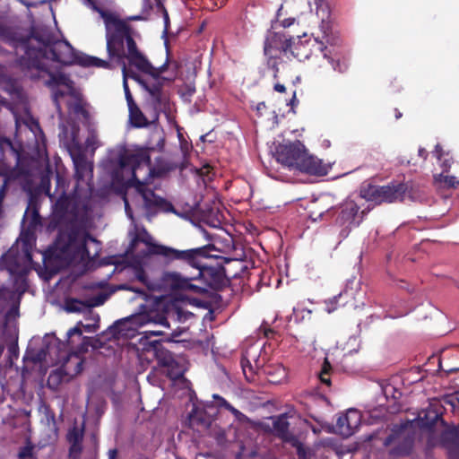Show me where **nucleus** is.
I'll return each instance as SVG.
<instances>
[{
    "mask_svg": "<svg viewBox=\"0 0 459 459\" xmlns=\"http://www.w3.org/2000/svg\"><path fill=\"white\" fill-rule=\"evenodd\" d=\"M17 49L23 51L18 65L24 75L32 81H42L45 85L64 84L72 88L73 82L64 73H53L44 64L49 59L64 65L74 63L75 54L66 40L55 39L53 33L43 27H32L27 38L22 39Z\"/></svg>",
    "mask_w": 459,
    "mask_h": 459,
    "instance_id": "nucleus-1",
    "label": "nucleus"
},
{
    "mask_svg": "<svg viewBox=\"0 0 459 459\" xmlns=\"http://www.w3.org/2000/svg\"><path fill=\"white\" fill-rule=\"evenodd\" d=\"M152 148H140L135 151H124L118 156V169L114 174V181L119 183L125 189L134 187L143 200L144 208L148 212L163 211L172 212L174 206L165 198L155 194L147 187V183L141 181L136 171L142 167L148 169L150 178H162L178 168V164L169 159L160 156L152 166L150 152Z\"/></svg>",
    "mask_w": 459,
    "mask_h": 459,
    "instance_id": "nucleus-2",
    "label": "nucleus"
},
{
    "mask_svg": "<svg viewBox=\"0 0 459 459\" xmlns=\"http://www.w3.org/2000/svg\"><path fill=\"white\" fill-rule=\"evenodd\" d=\"M105 30L108 56L121 66L122 74H126L127 65L142 67L145 64V54L136 43L140 34L126 20L117 14L105 23Z\"/></svg>",
    "mask_w": 459,
    "mask_h": 459,
    "instance_id": "nucleus-3",
    "label": "nucleus"
},
{
    "mask_svg": "<svg viewBox=\"0 0 459 459\" xmlns=\"http://www.w3.org/2000/svg\"><path fill=\"white\" fill-rule=\"evenodd\" d=\"M74 167V178L76 185L74 193L67 195L63 193L55 204V213L61 219L71 221H82L87 218L90 211V201L82 199L77 195V190L82 182L91 181L93 178V163L87 160L81 146L76 145L69 150Z\"/></svg>",
    "mask_w": 459,
    "mask_h": 459,
    "instance_id": "nucleus-4",
    "label": "nucleus"
},
{
    "mask_svg": "<svg viewBox=\"0 0 459 459\" xmlns=\"http://www.w3.org/2000/svg\"><path fill=\"white\" fill-rule=\"evenodd\" d=\"M275 158L278 162L290 169L312 176H325L329 170V167L320 159L309 154L299 140L279 144L276 147Z\"/></svg>",
    "mask_w": 459,
    "mask_h": 459,
    "instance_id": "nucleus-5",
    "label": "nucleus"
},
{
    "mask_svg": "<svg viewBox=\"0 0 459 459\" xmlns=\"http://www.w3.org/2000/svg\"><path fill=\"white\" fill-rule=\"evenodd\" d=\"M181 333L178 330L171 333L161 330H147L143 333L140 342L143 346V350L153 352L160 365L169 367L175 362L174 356L162 343L178 342L177 338L180 336Z\"/></svg>",
    "mask_w": 459,
    "mask_h": 459,
    "instance_id": "nucleus-6",
    "label": "nucleus"
},
{
    "mask_svg": "<svg viewBox=\"0 0 459 459\" xmlns=\"http://www.w3.org/2000/svg\"><path fill=\"white\" fill-rule=\"evenodd\" d=\"M294 37L284 30L269 31L264 43L266 64L273 71V78L278 77L279 65L282 56L290 59L289 51Z\"/></svg>",
    "mask_w": 459,
    "mask_h": 459,
    "instance_id": "nucleus-7",
    "label": "nucleus"
},
{
    "mask_svg": "<svg viewBox=\"0 0 459 459\" xmlns=\"http://www.w3.org/2000/svg\"><path fill=\"white\" fill-rule=\"evenodd\" d=\"M190 250H198L196 255H194L193 261L182 260L186 264L197 270V279H202L206 285L215 290H222L228 284V278L225 274V268L222 265H206L204 260L208 257L206 247L191 248Z\"/></svg>",
    "mask_w": 459,
    "mask_h": 459,
    "instance_id": "nucleus-8",
    "label": "nucleus"
},
{
    "mask_svg": "<svg viewBox=\"0 0 459 459\" xmlns=\"http://www.w3.org/2000/svg\"><path fill=\"white\" fill-rule=\"evenodd\" d=\"M416 432L411 424L395 425L384 441V446L390 447L389 454L394 457L408 456L414 446Z\"/></svg>",
    "mask_w": 459,
    "mask_h": 459,
    "instance_id": "nucleus-9",
    "label": "nucleus"
},
{
    "mask_svg": "<svg viewBox=\"0 0 459 459\" xmlns=\"http://www.w3.org/2000/svg\"><path fill=\"white\" fill-rule=\"evenodd\" d=\"M409 190L408 183L391 182L386 186L368 184L360 190V196L377 204L382 203L403 202Z\"/></svg>",
    "mask_w": 459,
    "mask_h": 459,
    "instance_id": "nucleus-10",
    "label": "nucleus"
},
{
    "mask_svg": "<svg viewBox=\"0 0 459 459\" xmlns=\"http://www.w3.org/2000/svg\"><path fill=\"white\" fill-rule=\"evenodd\" d=\"M140 241L147 246V254L150 255H160L167 261L173 260H188L195 259L194 255H196L198 250H177L175 248L166 247L152 241V237L144 231L143 236H136L133 243Z\"/></svg>",
    "mask_w": 459,
    "mask_h": 459,
    "instance_id": "nucleus-11",
    "label": "nucleus"
},
{
    "mask_svg": "<svg viewBox=\"0 0 459 459\" xmlns=\"http://www.w3.org/2000/svg\"><path fill=\"white\" fill-rule=\"evenodd\" d=\"M68 243L74 253L82 260L94 259L99 256L100 243L89 232L72 230L68 236Z\"/></svg>",
    "mask_w": 459,
    "mask_h": 459,
    "instance_id": "nucleus-12",
    "label": "nucleus"
},
{
    "mask_svg": "<svg viewBox=\"0 0 459 459\" xmlns=\"http://www.w3.org/2000/svg\"><path fill=\"white\" fill-rule=\"evenodd\" d=\"M328 23L322 21L321 30L323 32L322 39L318 40V38L315 39L316 48L323 53V56L327 60L328 64L331 65L333 69L340 74L346 73L350 67L349 59L345 56H341L337 54H333V50L329 48L325 43H330V37L328 34Z\"/></svg>",
    "mask_w": 459,
    "mask_h": 459,
    "instance_id": "nucleus-13",
    "label": "nucleus"
},
{
    "mask_svg": "<svg viewBox=\"0 0 459 459\" xmlns=\"http://www.w3.org/2000/svg\"><path fill=\"white\" fill-rule=\"evenodd\" d=\"M359 210L360 207L353 200L344 201L339 207L336 222L349 230L358 227L366 214V210Z\"/></svg>",
    "mask_w": 459,
    "mask_h": 459,
    "instance_id": "nucleus-14",
    "label": "nucleus"
},
{
    "mask_svg": "<svg viewBox=\"0 0 459 459\" xmlns=\"http://www.w3.org/2000/svg\"><path fill=\"white\" fill-rule=\"evenodd\" d=\"M196 280L194 275H182L177 272H164L161 276V284L171 290H192L195 293H203L204 289L191 283Z\"/></svg>",
    "mask_w": 459,
    "mask_h": 459,
    "instance_id": "nucleus-15",
    "label": "nucleus"
},
{
    "mask_svg": "<svg viewBox=\"0 0 459 459\" xmlns=\"http://www.w3.org/2000/svg\"><path fill=\"white\" fill-rule=\"evenodd\" d=\"M360 289V281L355 276L346 281L345 288L337 296L329 300V312L335 310L338 307H343L349 303L354 304L356 294Z\"/></svg>",
    "mask_w": 459,
    "mask_h": 459,
    "instance_id": "nucleus-16",
    "label": "nucleus"
},
{
    "mask_svg": "<svg viewBox=\"0 0 459 459\" xmlns=\"http://www.w3.org/2000/svg\"><path fill=\"white\" fill-rule=\"evenodd\" d=\"M1 264L10 273L11 275L17 277L16 282L21 279L22 285H23L21 292L23 293L27 288L26 279L24 278L26 272L21 264L19 255L15 252L10 250L1 257Z\"/></svg>",
    "mask_w": 459,
    "mask_h": 459,
    "instance_id": "nucleus-17",
    "label": "nucleus"
},
{
    "mask_svg": "<svg viewBox=\"0 0 459 459\" xmlns=\"http://www.w3.org/2000/svg\"><path fill=\"white\" fill-rule=\"evenodd\" d=\"M360 423V414L357 410H350L346 414L340 416L336 421L337 432L345 437H351Z\"/></svg>",
    "mask_w": 459,
    "mask_h": 459,
    "instance_id": "nucleus-18",
    "label": "nucleus"
},
{
    "mask_svg": "<svg viewBox=\"0 0 459 459\" xmlns=\"http://www.w3.org/2000/svg\"><path fill=\"white\" fill-rule=\"evenodd\" d=\"M139 316L126 317L116 321L111 326H109L107 334L111 335L113 338H119L122 336H127L128 332L132 331V335L136 331V325L138 323Z\"/></svg>",
    "mask_w": 459,
    "mask_h": 459,
    "instance_id": "nucleus-19",
    "label": "nucleus"
},
{
    "mask_svg": "<svg viewBox=\"0 0 459 459\" xmlns=\"http://www.w3.org/2000/svg\"><path fill=\"white\" fill-rule=\"evenodd\" d=\"M440 443L448 451L449 459H459V430H446L441 434Z\"/></svg>",
    "mask_w": 459,
    "mask_h": 459,
    "instance_id": "nucleus-20",
    "label": "nucleus"
},
{
    "mask_svg": "<svg viewBox=\"0 0 459 459\" xmlns=\"http://www.w3.org/2000/svg\"><path fill=\"white\" fill-rule=\"evenodd\" d=\"M273 428L275 435L285 443L290 442V437H296V436L292 435L289 430L290 422L288 421L287 413H282L275 417L273 421Z\"/></svg>",
    "mask_w": 459,
    "mask_h": 459,
    "instance_id": "nucleus-21",
    "label": "nucleus"
},
{
    "mask_svg": "<svg viewBox=\"0 0 459 459\" xmlns=\"http://www.w3.org/2000/svg\"><path fill=\"white\" fill-rule=\"evenodd\" d=\"M310 40H301L299 36L297 37V41H291V48L289 51L290 57L292 56L299 61H304L311 56Z\"/></svg>",
    "mask_w": 459,
    "mask_h": 459,
    "instance_id": "nucleus-22",
    "label": "nucleus"
},
{
    "mask_svg": "<svg viewBox=\"0 0 459 459\" xmlns=\"http://www.w3.org/2000/svg\"><path fill=\"white\" fill-rule=\"evenodd\" d=\"M142 65H143L142 67L136 65L134 68L141 73H143L145 74L152 76L155 80H160V75L168 70L169 58L167 57L165 63L163 65H161L160 66L154 67L152 65V63L149 61L147 56L145 55V64H143Z\"/></svg>",
    "mask_w": 459,
    "mask_h": 459,
    "instance_id": "nucleus-23",
    "label": "nucleus"
},
{
    "mask_svg": "<svg viewBox=\"0 0 459 459\" xmlns=\"http://www.w3.org/2000/svg\"><path fill=\"white\" fill-rule=\"evenodd\" d=\"M29 221V228L35 229L41 224V217L39 215L38 204L36 201L30 197L27 209L23 215V221Z\"/></svg>",
    "mask_w": 459,
    "mask_h": 459,
    "instance_id": "nucleus-24",
    "label": "nucleus"
},
{
    "mask_svg": "<svg viewBox=\"0 0 459 459\" xmlns=\"http://www.w3.org/2000/svg\"><path fill=\"white\" fill-rule=\"evenodd\" d=\"M438 422L443 423L442 417L433 410L427 411L420 420V427L428 430H432Z\"/></svg>",
    "mask_w": 459,
    "mask_h": 459,
    "instance_id": "nucleus-25",
    "label": "nucleus"
},
{
    "mask_svg": "<svg viewBox=\"0 0 459 459\" xmlns=\"http://www.w3.org/2000/svg\"><path fill=\"white\" fill-rule=\"evenodd\" d=\"M129 117L134 127H144L148 126V120L136 104L129 106Z\"/></svg>",
    "mask_w": 459,
    "mask_h": 459,
    "instance_id": "nucleus-26",
    "label": "nucleus"
},
{
    "mask_svg": "<svg viewBox=\"0 0 459 459\" xmlns=\"http://www.w3.org/2000/svg\"><path fill=\"white\" fill-rule=\"evenodd\" d=\"M131 78L133 80H134L135 82H142V78L141 76L136 74L134 71L131 70V69H127V72L126 74H123V87H124V91H125V95H126V101H127V105L128 107L129 106H132L134 104H136L134 100V98L130 92V90H129V87H128V84H127V78Z\"/></svg>",
    "mask_w": 459,
    "mask_h": 459,
    "instance_id": "nucleus-27",
    "label": "nucleus"
},
{
    "mask_svg": "<svg viewBox=\"0 0 459 459\" xmlns=\"http://www.w3.org/2000/svg\"><path fill=\"white\" fill-rule=\"evenodd\" d=\"M83 4L90 7L92 11L98 13L101 19L104 22V24L109 21L111 18H113L117 13L115 12H112L110 10L105 9L103 7H100L98 4L97 0H83Z\"/></svg>",
    "mask_w": 459,
    "mask_h": 459,
    "instance_id": "nucleus-28",
    "label": "nucleus"
},
{
    "mask_svg": "<svg viewBox=\"0 0 459 459\" xmlns=\"http://www.w3.org/2000/svg\"><path fill=\"white\" fill-rule=\"evenodd\" d=\"M106 333H102L101 334H97L94 337L84 336L82 338V348L87 349V347H91L93 350H99L104 348L106 346V342L108 340L105 338Z\"/></svg>",
    "mask_w": 459,
    "mask_h": 459,
    "instance_id": "nucleus-29",
    "label": "nucleus"
},
{
    "mask_svg": "<svg viewBox=\"0 0 459 459\" xmlns=\"http://www.w3.org/2000/svg\"><path fill=\"white\" fill-rule=\"evenodd\" d=\"M150 102L157 113L165 112L169 108V100L164 92L151 96Z\"/></svg>",
    "mask_w": 459,
    "mask_h": 459,
    "instance_id": "nucleus-30",
    "label": "nucleus"
},
{
    "mask_svg": "<svg viewBox=\"0 0 459 459\" xmlns=\"http://www.w3.org/2000/svg\"><path fill=\"white\" fill-rule=\"evenodd\" d=\"M87 304V300L71 298L65 300V309L68 313H81L84 308L89 307Z\"/></svg>",
    "mask_w": 459,
    "mask_h": 459,
    "instance_id": "nucleus-31",
    "label": "nucleus"
},
{
    "mask_svg": "<svg viewBox=\"0 0 459 459\" xmlns=\"http://www.w3.org/2000/svg\"><path fill=\"white\" fill-rule=\"evenodd\" d=\"M212 398L216 401L217 406L219 408H224L225 410L230 411L238 420H242L246 418L245 414L239 411L238 409L233 407L226 399L219 394H213Z\"/></svg>",
    "mask_w": 459,
    "mask_h": 459,
    "instance_id": "nucleus-32",
    "label": "nucleus"
},
{
    "mask_svg": "<svg viewBox=\"0 0 459 459\" xmlns=\"http://www.w3.org/2000/svg\"><path fill=\"white\" fill-rule=\"evenodd\" d=\"M292 447L296 449L298 459H308L309 458V448L306 447L299 439L296 437H290L288 442Z\"/></svg>",
    "mask_w": 459,
    "mask_h": 459,
    "instance_id": "nucleus-33",
    "label": "nucleus"
},
{
    "mask_svg": "<svg viewBox=\"0 0 459 459\" xmlns=\"http://www.w3.org/2000/svg\"><path fill=\"white\" fill-rule=\"evenodd\" d=\"M84 437V425L79 429L77 426H74L69 429L66 439L70 443H82Z\"/></svg>",
    "mask_w": 459,
    "mask_h": 459,
    "instance_id": "nucleus-34",
    "label": "nucleus"
},
{
    "mask_svg": "<svg viewBox=\"0 0 459 459\" xmlns=\"http://www.w3.org/2000/svg\"><path fill=\"white\" fill-rule=\"evenodd\" d=\"M332 370V366L327 359H325L321 371L319 373L320 382L326 386H331V378H330V371Z\"/></svg>",
    "mask_w": 459,
    "mask_h": 459,
    "instance_id": "nucleus-35",
    "label": "nucleus"
},
{
    "mask_svg": "<svg viewBox=\"0 0 459 459\" xmlns=\"http://www.w3.org/2000/svg\"><path fill=\"white\" fill-rule=\"evenodd\" d=\"M382 392L386 400H399L402 396V393L395 388L392 384H385L382 385Z\"/></svg>",
    "mask_w": 459,
    "mask_h": 459,
    "instance_id": "nucleus-36",
    "label": "nucleus"
},
{
    "mask_svg": "<svg viewBox=\"0 0 459 459\" xmlns=\"http://www.w3.org/2000/svg\"><path fill=\"white\" fill-rule=\"evenodd\" d=\"M156 81L157 82L152 84H148L144 80L142 79V82H140L143 89L149 93L150 97L163 92V84L159 82V80Z\"/></svg>",
    "mask_w": 459,
    "mask_h": 459,
    "instance_id": "nucleus-37",
    "label": "nucleus"
},
{
    "mask_svg": "<svg viewBox=\"0 0 459 459\" xmlns=\"http://www.w3.org/2000/svg\"><path fill=\"white\" fill-rule=\"evenodd\" d=\"M437 180L447 188H456L459 186V179L455 176L440 174Z\"/></svg>",
    "mask_w": 459,
    "mask_h": 459,
    "instance_id": "nucleus-38",
    "label": "nucleus"
},
{
    "mask_svg": "<svg viewBox=\"0 0 459 459\" xmlns=\"http://www.w3.org/2000/svg\"><path fill=\"white\" fill-rule=\"evenodd\" d=\"M8 363L10 367L13 364V359H17L19 357V347L17 342H13L8 345Z\"/></svg>",
    "mask_w": 459,
    "mask_h": 459,
    "instance_id": "nucleus-39",
    "label": "nucleus"
},
{
    "mask_svg": "<svg viewBox=\"0 0 459 459\" xmlns=\"http://www.w3.org/2000/svg\"><path fill=\"white\" fill-rule=\"evenodd\" d=\"M46 86L48 87L52 91L53 101H54L55 105L57 108H59L60 107L59 100L61 98H63L65 94L64 91H62L58 88L59 86H61V84H56L55 86H49V85H46ZM62 86H65V85L62 84Z\"/></svg>",
    "mask_w": 459,
    "mask_h": 459,
    "instance_id": "nucleus-40",
    "label": "nucleus"
},
{
    "mask_svg": "<svg viewBox=\"0 0 459 459\" xmlns=\"http://www.w3.org/2000/svg\"><path fill=\"white\" fill-rule=\"evenodd\" d=\"M243 373L247 381H254V372L250 361L247 359H241Z\"/></svg>",
    "mask_w": 459,
    "mask_h": 459,
    "instance_id": "nucleus-41",
    "label": "nucleus"
},
{
    "mask_svg": "<svg viewBox=\"0 0 459 459\" xmlns=\"http://www.w3.org/2000/svg\"><path fill=\"white\" fill-rule=\"evenodd\" d=\"M108 299V295L105 293H99L97 296H94L91 298L90 299H87L88 307H99L104 304L106 299Z\"/></svg>",
    "mask_w": 459,
    "mask_h": 459,
    "instance_id": "nucleus-42",
    "label": "nucleus"
},
{
    "mask_svg": "<svg viewBox=\"0 0 459 459\" xmlns=\"http://www.w3.org/2000/svg\"><path fill=\"white\" fill-rule=\"evenodd\" d=\"M34 446L31 444H28L24 446H22L19 452H18V458L19 459H28L34 457Z\"/></svg>",
    "mask_w": 459,
    "mask_h": 459,
    "instance_id": "nucleus-43",
    "label": "nucleus"
},
{
    "mask_svg": "<svg viewBox=\"0 0 459 459\" xmlns=\"http://www.w3.org/2000/svg\"><path fill=\"white\" fill-rule=\"evenodd\" d=\"M82 452V443H70L69 456L72 459H79Z\"/></svg>",
    "mask_w": 459,
    "mask_h": 459,
    "instance_id": "nucleus-44",
    "label": "nucleus"
},
{
    "mask_svg": "<svg viewBox=\"0 0 459 459\" xmlns=\"http://www.w3.org/2000/svg\"><path fill=\"white\" fill-rule=\"evenodd\" d=\"M114 61L105 60L99 57L94 56L91 60V64H93L94 67H100L104 69H112Z\"/></svg>",
    "mask_w": 459,
    "mask_h": 459,
    "instance_id": "nucleus-45",
    "label": "nucleus"
},
{
    "mask_svg": "<svg viewBox=\"0 0 459 459\" xmlns=\"http://www.w3.org/2000/svg\"><path fill=\"white\" fill-rule=\"evenodd\" d=\"M135 277L139 281L143 282V284L147 285L150 288V285L147 281V275H146V273L143 270V268H142V267L136 268Z\"/></svg>",
    "mask_w": 459,
    "mask_h": 459,
    "instance_id": "nucleus-46",
    "label": "nucleus"
},
{
    "mask_svg": "<svg viewBox=\"0 0 459 459\" xmlns=\"http://www.w3.org/2000/svg\"><path fill=\"white\" fill-rule=\"evenodd\" d=\"M152 320L165 328H170L169 323L168 322V319L164 315H156L154 317L152 318Z\"/></svg>",
    "mask_w": 459,
    "mask_h": 459,
    "instance_id": "nucleus-47",
    "label": "nucleus"
},
{
    "mask_svg": "<svg viewBox=\"0 0 459 459\" xmlns=\"http://www.w3.org/2000/svg\"><path fill=\"white\" fill-rule=\"evenodd\" d=\"M45 415L48 424L56 425V413L49 406L45 407Z\"/></svg>",
    "mask_w": 459,
    "mask_h": 459,
    "instance_id": "nucleus-48",
    "label": "nucleus"
},
{
    "mask_svg": "<svg viewBox=\"0 0 459 459\" xmlns=\"http://www.w3.org/2000/svg\"><path fill=\"white\" fill-rule=\"evenodd\" d=\"M82 326V322H79L73 328H70L67 332V338L68 340L73 336V335H78V336H81L82 334V330L81 328Z\"/></svg>",
    "mask_w": 459,
    "mask_h": 459,
    "instance_id": "nucleus-49",
    "label": "nucleus"
},
{
    "mask_svg": "<svg viewBox=\"0 0 459 459\" xmlns=\"http://www.w3.org/2000/svg\"><path fill=\"white\" fill-rule=\"evenodd\" d=\"M74 113L76 114H80L82 115V117H84L85 118H87L89 117V112L87 111V109L84 108V106L78 102V103H75L74 107Z\"/></svg>",
    "mask_w": 459,
    "mask_h": 459,
    "instance_id": "nucleus-50",
    "label": "nucleus"
},
{
    "mask_svg": "<svg viewBox=\"0 0 459 459\" xmlns=\"http://www.w3.org/2000/svg\"><path fill=\"white\" fill-rule=\"evenodd\" d=\"M296 22L295 18H286L279 22L280 27H281V30L286 31L285 30L293 25Z\"/></svg>",
    "mask_w": 459,
    "mask_h": 459,
    "instance_id": "nucleus-51",
    "label": "nucleus"
},
{
    "mask_svg": "<svg viewBox=\"0 0 459 459\" xmlns=\"http://www.w3.org/2000/svg\"><path fill=\"white\" fill-rule=\"evenodd\" d=\"M7 186H8V178H5L3 185L0 186V203H2V204L4 203V200L6 195Z\"/></svg>",
    "mask_w": 459,
    "mask_h": 459,
    "instance_id": "nucleus-52",
    "label": "nucleus"
},
{
    "mask_svg": "<svg viewBox=\"0 0 459 459\" xmlns=\"http://www.w3.org/2000/svg\"><path fill=\"white\" fill-rule=\"evenodd\" d=\"M433 155L438 160H442V157L444 155V151H443V148L442 146L437 143L436 144L435 146V149L433 151Z\"/></svg>",
    "mask_w": 459,
    "mask_h": 459,
    "instance_id": "nucleus-53",
    "label": "nucleus"
},
{
    "mask_svg": "<svg viewBox=\"0 0 459 459\" xmlns=\"http://www.w3.org/2000/svg\"><path fill=\"white\" fill-rule=\"evenodd\" d=\"M94 56H88L84 58H82L80 62V64L83 66H87V67H90V66H93V64H91V60Z\"/></svg>",
    "mask_w": 459,
    "mask_h": 459,
    "instance_id": "nucleus-54",
    "label": "nucleus"
},
{
    "mask_svg": "<svg viewBox=\"0 0 459 459\" xmlns=\"http://www.w3.org/2000/svg\"><path fill=\"white\" fill-rule=\"evenodd\" d=\"M273 90L277 92H280V93H284L286 92V87L284 84L281 83V82H276L274 83L273 85Z\"/></svg>",
    "mask_w": 459,
    "mask_h": 459,
    "instance_id": "nucleus-55",
    "label": "nucleus"
},
{
    "mask_svg": "<svg viewBox=\"0 0 459 459\" xmlns=\"http://www.w3.org/2000/svg\"><path fill=\"white\" fill-rule=\"evenodd\" d=\"M82 326L83 327L84 331L85 332H88V333H93V332H96L97 328H98V325H83L82 323Z\"/></svg>",
    "mask_w": 459,
    "mask_h": 459,
    "instance_id": "nucleus-56",
    "label": "nucleus"
},
{
    "mask_svg": "<svg viewBox=\"0 0 459 459\" xmlns=\"http://www.w3.org/2000/svg\"><path fill=\"white\" fill-rule=\"evenodd\" d=\"M123 200H124V203H125V210H126L127 215L132 218V213H131V209H130L129 202H128L127 197H126V195L123 196Z\"/></svg>",
    "mask_w": 459,
    "mask_h": 459,
    "instance_id": "nucleus-57",
    "label": "nucleus"
},
{
    "mask_svg": "<svg viewBox=\"0 0 459 459\" xmlns=\"http://www.w3.org/2000/svg\"><path fill=\"white\" fill-rule=\"evenodd\" d=\"M418 153H419V156L420 158H422L424 160H426L428 156H429V152H427V150L425 148H422V147H420L419 149Z\"/></svg>",
    "mask_w": 459,
    "mask_h": 459,
    "instance_id": "nucleus-58",
    "label": "nucleus"
},
{
    "mask_svg": "<svg viewBox=\"0 0 459 459\" xmlns=\"http://www.w3.org/2000/svg\"><path fill=\"white\" fill-rule=\"evenodd\" d=\"M265 108H266V105L264 101L259 102L255 107V110H256L257 114L260 116L262 115V111Z\"/></svg>",
    "mask_w": 459,
    "mask_h": 459,
    "instance_id": "nucleus-59",
    "label": "nucleus"
},
{
    "mask_svg": "<svg viewBox=\"0 0 459 459\" xmlns=\"http://www.w3.org/2000/svg\"><path fill=\"white\" fill-rule=\"evenodd\" d=\"M298 104H299V100H297V97H296V91H294L292 98L290 100L289 105H290L291 108H293V107L297 106Z\"/></svg>",
    "mask_w": 459,
    "mask_h": 459,
    "instance_id": "nucleus-60",
    "label": "nucleus"
},
{
    "mask_svg": "<svg viewBox=\"0 0 459 459\" xmlns=\"http://www.w3.org/2000/svg\"><path fill=\"white\" fill-rule=\"evenodd\" d=\"M4 144L8 146V147H10V148H13V143L8 139H4V140L0 141V149L3 148Z\"/></svg>",
    "mask_w": 459,
    "mask_h": 459,
    "instance_id": "nucleus-61",
    "label": "nucleus"
},
{
    "mask_svg": "<svg viewBox=\"0 0 459 459\" xmlns=\"http://www.w3.org/2000/svg\"><path fill=\"white\" fill-rule=\"evenodd\" d=\"M142 19H143V17L140 15H134V16H128L125 20H126L127 23H129V22H131V21H140Z\"/></svg>",
    "mask_w": 459,
    "mask_h": 459,
    "instance_id": "nucleus-62",
    "label": "nucleus"
},
{
    "mask_svg": "<svg viewBox=\"0 0 459 459\" xmlns=\"http://www.w3.org/2000/svg\"><path fill=\"white\" fill-rule=\"evenodd\" d=\"M117 455V451L116 449H111L108 452V459H116Z\"/></svg>",
    "mask_w": 459,
    "mask_h": 459,
    "instance_id": "nucleus-63",
    "label": "nucleus"
},
{
    "mask_svg": "<svg viewBox=\"0 0 459 459\" xmlns=\"http://www.w3.org/2000/svg\"><path fill=\"white\" fill-rule=\"evenodd\" d=\"M427 446L429 448H432L433 446H435V442L430 437L427 440Z\"/></svg>",
    "mask_w": 459,
    "mask_h": 459,
    "instance_id": "nucleus-64",
    "label": "nucleus"
}]
</instances>
